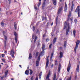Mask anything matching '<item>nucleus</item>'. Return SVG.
Returning a JSON list of instances; mask_svg holds the SVG:
<instances>
[{"instance_id":"nucleus-6","label":"nucleus","mask_w":80,"mask_h":80,"mask_svg":"<svg viewBox=\"0 0 80 80\" xmlns=\"http://www.w3.org/2000/svg\"><path fill=\"white\" fill-rule=\"evenodd\" d=\"M4 45L5 47L6 46V43H7V37L5 36V35H4Z\"/></svg>"},{"instance_id":"nucleus-55","label":"nucleus","mask_w":80,"mask_h":80,"mask_svg":"<svg viewBox=\"0 0 80 80\" xmlns=\"http://www.w3.org/2000/svg\"><path fill=\"white\" fill-rule=\"evenodd\" d=\"M77 19H75L74 20V22H77Z\"/></svg>"},{"instance_id":"nucleus-64","label":"nucleus","mask_w":80,"mask_h":80,"mask_svg":"<svg viewBox=\"0 0 80 80\" xmlns=\"http://www.w3.org/2000/svg\"><path fill=\"white\" fill-rule=\"evenodd\" d=\"M58 16H57V18H56V20H58Z\"/></svg>"},{"instance_id":"nucleus-11","label":"nucleus","mask_w":80,"mask_h":80,"mask_svg":"<svg viewBox=\"0 0 80 80\" xmlns=\"http://www.w3.org/2000/svg\"><path fill=\"white\" fill-rule=\"evenodd\" d=\"M50 70L49 71L46 77V79H48V78H49V76H50Z\"/></svg>"},{"instance_id":"nucleus-34","label":"nucleus","mask_w":80,"mask_h":80,"mask_svg":"<svg viewBox=\"0 0 80 80\" xmlns=\"http://www.w3.org/2000/svg\"><path fill=\"white\" fill-rule=\"evenodd\" d=\"M70 22L71 23H72V22H73V18H70Z\"/></svg>"},{"instance_id":"nucleus-57","label":"nucleus","mask_w":80,"mask_h":80,"mask_svg":"<svg viewBox=\"0 0 80 80\" xmlns=\"http://www.w3.org/2000/svg\"><path fill=\"white\" fill-rule=\"evenodd\" d=\"M4 77L3 76H2L1 77V79L3 80V79Z\"/></svg>"},{"instance_id":"nucleus-38","label":"nucleus","mask_w":80,"mask_h":80,"mask_svg":"<svg viewBox=\"0 0 80 80\" xmlns=\"http://www.w3.org/2000/svg\"><path fill=\"white\" fill-rule=\"evenodd\" d=\"M58 23V20L56 19V24L57 25V23Z\"/></svg>"},{"instance_id":"nucleus-32","label":"nucleus","mask_w":80,"mask_h":80,"mask_svg":"<svg viewBox=\"0 0 80 80\" xmlns=\"http://www.w3.org/2000/svg\"><path fill=\"white\" fill-rule=\"evenodd\" d=\"M80 40H78L76 42V45H78L80 43Z\"/></svg>"},{"instance_id":"nucleus-52","label":"nucleus","mask_w":80,"mask_h":80,"mask_svg":"<svg viewBox=\"0 0 80 80\" xmlns=\"http://www.w3.org/2000/svg\"><path fill=\"white\" fill-rule=\"evenodd\" d=\"M51 35L52 36H53V32H52L51 33Z\"/></svg>"},{"instance_id":"nucleus-12","label":"nucleus","mask_w":80,"mask_h":80,"mask_svg":"<svg viewBox=\"0 0 80 80\" xmlns=\"http://www.w3.org/2000/svg\"><path fill=\"white\" fill-rule=\"evenodd\" d=\"M67 10V3L66 2L65 3V6L64 7V11L66 12Z\"/></svg>"},{"instance_id":"nucleus-50","label":"nucleus","mask_w":80,"mask_h":80,"mask_svg":"<svg viewBox=\"0 0 80 80\" xmlns=\"http://www.w3.org/2000/svg\"><path fill=\"white\" fill-rule=\"evenodd\" d=\"M33 76H32V77H31V80H33Z\"/></svg>"},{"instance_id":"nucleus-40","label":"nucleus","mask_w":80,"mask_h":80,"mask_svg":"<svg viewBox=\"0 0 80 80\" xmlns=\"http://www.w3.org/2000/svg\"><path fill=\"white\" fill-rule=\"evenodd\" d=\"M2 61L4 63H5V62H6L5 61V60L4 59H2Z\"/></svg>"},{"instance_id":"nucleus-51","label":"nucleus","mask_w":80,"mask_h":80,"mask_svg":"<svg viewBox=\"0 0 80 80\" xmlns=\"http://www.w3.org/2000/svg\"><path fill=\"white\" fill-rule=\"evenodd\" d=\"M49 25V22H48L47 23V27H48Z\"/></svg>"},{"instance_id":"nucleus-49","label":"nucleus","mask_w":80,"mask_h":80,"mask_svg":"<svg viewBox=\"0 0 80 80\" xmlns=\"http://www.w3.org/2000/svg\"><path fill=\"white\" fill-rule=\"evenodd\" d=\"M34 9L35 10H37V7H35V6H34Z\"/></svg>"},{"instance_id":"nucleus-41","label":"nucleus","mask_w":80,"mask_h":80,"mask_svg":"<svg viewBox=\"0 0 80 80\" xmlns=\"http://www.w3.org/2000/svg\"><path fill=\"white\" fill-rule=\"evenodd\" d=\"M1 25H2V26H4V24H3V22H1Z\"/></svg>"},{"instance_id":"nucleus-14","label":"nucleus","mask_w":80,"mask_h":80,"mask_svg":"<svg viewBox=\"0 0 80 80\" xmlns=\"http://www.w3.org/2000/svg\"><path fill=\"white\" fill-rule=\"evenodd\" d=\"M45 2H44L42 5V10L44 9V7H45Z\"/></svg>"},{"instance_id":"nucleus-58","label":"nucleus","mask_w":80,"mask_h":80,"mask_svg":"<svg viewBox=\"0 0 80 80\" xmlns=\"http://www.w3.org/2000/svg\"><path fill=\"white\" fill-rule=\"evenodd\" d=\"M35 80H38V77L36 78Z\"/></svg>"},{"instance_id":"nucleus-56","label":"nucleus","mask_w":80,"mask_h":80,"mask_svg":"<svg viewBox=\"0 0 80 80\" xmlns=\"http://www.w3.org/2000/svg\"><path fill=\"white\" fill-rule=\"evenodd\" d=\"M53 64H52V66H51V68H53Z\"/></svg>"},{"instance_id":"nucleus-28","label":"nucleus","mask_w":80,"mask_h":80,"mask_svg":"<svg viewBox=\"0 0 80 80\" xmlns=\"http://www.w3.org/2000/svg\"><path fill=\"white\" fill-rule=\"evenodd\" d=\"M61 67V65H60V64H59V67L58 68V72H60V68Z\"/></svg>"},{"instance_id":"nucleus-17","label":"nucleus","mask_w":80,"mask_h":80,"mask_svg":"<svg viewBox=\"0 0 80 80\" xmlns=\"http://www.w3.org/2000/svg\"><path fill=\"white\" fill-rule=\"evenodd\" d=\"M73 1H72V5L71 7V11H72L73 10Z\"/></svg>"},{"instance_id":"nucleus-24","label":"nucleus","mask_w":80,"mask_h":80,"mask_svg":"<svg viewBox=\"0 0 80 80\" xmlns=\"http://www.w3.org/2000/svg\"><path fill=\"white\" fill-rule=\"evenodd\" d=\"M53 4L54 5H57V1L56 0H53Z\"/></svg>"},{"instance_id":"nucleus-59","label":"nucleus","mask_w":80,"mask_h":80,"mask_svg":"<svg viewBox=\"0 0 80 80\" xmlns=\"http://www.w3.org/2000/svg\"><path fill=\"white\" fill-rule=\"evenodd\" d=\"M7 53V51H5L4 52V53Z\"/></svg>"},{"instance_id":"nucleus-16","label":"nucleus","mask_w":80,"mask_h":80,"mask_svg":"<svg viewBox=\"0 0 80 80\" xmlns=\"http://www.w3.org/2000/svg\"><path fill=\"white\" fill-rule=\"evenodd\" d=\"M67 22H65L64 23V29H65L67 28Z\"/></svg>"},{"instance_id":"nucleus-8","label":"nucleus","mask_w":80,"mask_h":80,"mask_svg":"<svg viewBox=\"0 0 80 80\" xmlns=\"http://www.w3.org/2000/svg\"><path fill=\"white\" fill-rule=\"evenodd\" d=\"M49 57V56H48L47 58V62L46 64V67H48V63H49V60L48 59V58Z\"/></svg>"},{"instance_id":"nucleus-44","label":"nucleus","mask_w":80,"mask_h":80,"mask_svg":"<svg viewBox=\"0 0 80 80\" xmlns=\"http://www.w3.org/2000/svg\"><path fill=\"white\" fill-rule=\"evenodd\" d=\"M32 28H33V32H34V31H35V27L33 26V27H32Z\"/></svg>"},{"instance_id":"nucleus-4","label":"nucleus","mask_w":80,"mask_h":80,"mask_svg":"<svg viewBox=\"0 0 80 80\" xmlns=\"http://www.w3.org/2000/svg\"><path fill=\"white\" fill-rule=\"evenodd\" d=\"M32 38H33V39H34V38H35L34 40V43H35V42L37 41V38H38V37H37V36H36L35 34H34L32 35Z\"/></svg>"},{"instance_id":"nucleus-13","label":"nucleus","mask_w":80,"mask_h":80,"mask_svg":"<svg viewBox=\"0 0 80 80\" xmlns=\"http://www.w3.org/2000/svg\"><path fill=\"white\" fill-rule=\"evenodd\" d=\"M29 72H30V71H29V70H26V71H25V74H26V75H28L29 73Z\"/></svg>"},{"instance_id":"nucleus-2","label":"nucleus","mask_w":80,"mask_h":80,"mask_svg":"<svg viewBox=\"0 0 80 80\" xmlns=\"http://www.w3.org/2000/svg\"><path fill=\"white\" fill-rule=\"evenodd\" d=\"M80 7L79 6H78L77 7L76 10L75 11V12H78V17H80Z\"/></svg>"},{"instance_id":"nucleus-54","label":"nucleus","mask_w":80,"mask_h":80,"mask_svg":"<svg viewBox=\"0 0 80 80\" xmlns=\"http://www.w3.org/2000/svg\"><path fill=\"white\" fill-rule=\"evenodd\" d=\"M39 32V30H37L36 32L38 33Z\"/></svg>"},{"instance_id":"nucleus-3","label":"nucleus","mask_w":80,"mask_h":80,"mask_svg":"<svg viewBox=\"0 0 80 80\" xmlns=\"http://www.w3.org/2000/svg\"><path fill=\"white\" fill-rule=\"evenodd\" d=\"M67 25H68V28L66 29V35H68V32H69V30H70V25H69V23H68Z\"/></svg>"},{"instance_id":"nucleus-29","label":"nucleus","mask_w":80,"mask_h":80,"mask_svg":"<svg viewBox=\"0 0 80 80\" xmlns=\"http://www.w3.org/2000/svg\"><path fill=\"white\" fill-rule=\"evenodd\" d=\"M77 48H78V45H76V47H75V48L74 49L75 53H76V50L77 49Z\"/></svg>"},{"instance_id":"nucleus-23","label":"nucleus","mask_w":80,"mask_h":80,"mask_svg":"<svg viewBox=\"0 0 80 80\" xmlns=\"http://www.w3.org/2000/svg\"><path fill=\"white\" fill-rule=\"evenodd\" d=\"M56 77H57V76L56 75V73H54V77L53 78V80H55V79H56Z\"/></svg>"},{"instance_id":"nucleus-62","label":"nucleus","mask_w":80,"mask_h":80,"mask_svg":"<svg viewBox=\"0 0 80 80\" xmlns=\"http://www.w3.org/2000/svg\"><path fill=\"white\" fill-rule=\"evenodd\" d=\"M47 40H48V41H49V39H46V41H47Z\"/></svg>"},{"instance_id":"nucleus-46","label":"nucleus","mask_w":80,"mask_h":80,"mask_svg":"<svg viewBox=\"0 0 80 80\" xmlns=\"http://www.w3.org/2000/svg\"><path fill=\"white\" fill-rule=\"evenodd\" d=\"M5 31H3V35H5Z\"/></svg>"},{"instance_id":"nucleus-61","label":"nucleus","mask_w":80,"mask_h":80,"mask_svg":"<svg viewBox=\"0 0 80 80\" xmlns=\"http://www.w3.org/2000/svg\"><path fill=\"white\" fill-rule=\"evenodd\" d=\"M40 45V43L38 42V46H39Z\"/></svg>"},{"instance_id":"nucleus-26","label":"nucleus","mask_w":80,"mask_h":80,"mask_svg":"<svg viewBox=\"0 0 80 80\" xmlns=\"http://www.w3.org/2000/svg\"><path fill=\"white\" fill-rule=\"evenodd\" d=\"M67 45V41H65L64 43V48H66V45Z\"/></svg>"},{"instance_id":"nucleus-19","label":"nucleus","mask_w":80,"mask_h":80,"mask_svg":"<svg viewBox=\"0 0 80 80\" xmlns=\"http://www.w3.org/2000/svg\"><path fill=\"white\" fill-rule=\"evenodd\" d=\"M60 58H62V57H63V53L62 52H60Z\"/></svg>"},{"instance_id":"nucleus-35","label":"nucleus","mask_w":80,"mask_h":80,"mask_svg":"<svg viewBox=\"0 0 80 80\" xmlns=\"http://www.w3.org/2000/svg\"><path fill=\"white\" fill-rule=\"evenodd\" d=\"M15 41L16 43H17V37L16 36V37L15 38Z\"/></svg>"},{"instance_id":"nucleus-18","label":"nucleus","mask_w":80,"mask_h":80,"mask_svg":"<svg viewBox=\"0 0 80 80\" xmlns=\"http://www.w3.org/2000/svg\"><path fill=\"white\" fill-rule=\"evenodd\" d=\"M79 65H78L77 68L76 69V71L77 72H78L79 71Z\"/></svg>"},{"instance_id":"nucleus-5","label":"nucleus","mask_w":80,"mask_h":80,"mask_svg":"<svg viewBox=\"0 0 80 80\" xmlns=\"http://www.w3.org/2000/svg\"><path fill=\"white\" fill-rule=\"evenodd\" d=\"M10 55H11L12 57V58L14 57V55H15V52L13 51V50L12 49L10 52Z\"/></svg>"},{"instance_id":"nucleus-20","label":"nucleus","mask_w":80,"mask_h":80,"mask_svg":"<svg viewBox=\"0 0 80 80\" xmlns=\"http://www.w3.org/2000/svg\"><path fill=\"white\" fill-rule=\"evenodd\" d=\"M56 41H57V38H55L53 41V44H55V42H56Z\"/></svg>"},{"instance_id":"nucleus-30","label":"nucleus","mask_w":80,"mask_h":80,"mask_svg":"<svg viewBox=\"0 0 80 80\" xmlns=\"http://www.w3.org/2000/svg\"><path fill=\"white\" fill-rule=\"evenodd\" d=\"M14 27L15 29L16 30L17 29V23L16 22H14Z\"/></svg>"},{"instance_id":"nucleus-9","label":"nucleus","mask_w":80,"mask_h":80,"mask_svg":"<svg viewBox=\"0 0 80 80\" xmlns=\"http://www.w3.org/2000/svg\"><path fill=\"white\" fill-rule=\"evenodd\" d=\"M71 15V12H69V15L68 16V18L67 21L68 22L69 20H70V16Z\"/></svg>"},{"instance_id":"nucleus-53","label":"nucleus","mask_w":80,"mask_h":80,"mask_svg":"<svg viewBox=\"0 0 80 80\" xmlns=\"http://www.w3.org/2000/svg\"><path fill=\"white\" fill-rule=\"evenodd\" d=\"M8 1H9V4L10 3H11V0H8Z\"/></svg>"},{"instance_id":"nucleus-43","label":"nucleus","mask_w":80,"mask_h":80,"mask_svg":"<svg viewBox=\"0 0 80 80\" xmlns=\"http://www.w3.org/2000/svg\"><path fill=\"white\" fill-rule=\"evenodd\" d=\"M55 65H57V61L56 60L55 61Z\"/></svg>"},{"instance_id":"nucleus-37","label":"nucleus","mask_w":80,"mask_h":80,"mask_svg":"<svg viewBox=\"0 0 80 80\" xmlns=\"http://www.w3.org/2000/svg\"><path fill=\"white\" fill-rule=\"evenodd\" d=\"M52 46V44H51L49 46V49L51 48V47Z\"/></svg>"},{"instance_id":"nucleus-27","label":"nucleus","mask_w":80,"mask_h":80,"mask_svg":"<svg viewBox=\"0 0 80 80\" xmlns=\"http://www.w3.org/2000/svg\"><path fill=\"white\" fill-rule=\"evenodd\" d=\"M32 55H31V53H30L29 54V58H28L29 60H30V59L32 58Z\"/></svg>"},{"instance_id":"nucleus-1","label":"nucleus","mask_w":80,"mask_h":80,"mask_svg":"<svg viewBox=\"0 0 80 80\" xmlns=\"http://www.w3.org/2000/svg\"><path fill=\"white\" fill-rule=\"evenodd\" d=\"M45 45L44 44H43L42 45V52L40 53V55L42 56V53H44V51L45 50Z\"/></svg>"},{"instance_id":"nucleus-33","label":"nucleus","mask_w":80,"mask_h":80,"mask_svg":"<svg viewBox=\"0 0 80 80\" xmlns=\"http://www.w3.org/2000/svg\"><path fill=\"white\" fill-rule=\"evenodd\" d=\"M30 75H32V73H33V71L31 69H30Z\"/></svg>"},{"instance_id":"nucleus-10","label":"nucleus","mask_w":80,"mask_h":80,"mask_svg":"<svg viewBox=\"0 0 80 80\" xmlns=\"http://www.w3.org/2000/svg\"><path fill=\"white\" fill-rule=\"evenodd\" d=\"M63 7H61V8H59V9L58 10V14H59V13H60V12H61V11L62 10H63Z\"/></svg>"},{"instance_id":"nucleus-42","label":"nucleus","mask_w":80,"mask_h":80,"mask_svg":"<svg viewBox=\"0 0 80 80\" xmlns=\"http://www.w3.org/2000/svg\"><path fill=\"white\" fill-rule=\"evenodd\" d=\"M53 53H52V54H51V58H52L53 57Z\"/></svg>"},{"instance_id":"nucleus-22","label":"nucleus","mask_w":80,"mask_h":80,"mask_svg":"<svg viewBox=\"0 0 80 80\" xmlns=\"http://www.w3.org/2000/svg\"><path fill=\"white\" fill-rule=\"evenodd\" d=\"M42 72H41L39 74V78L40 79L41 78V76H42Z\"/></svg>"},{"instance_id":"nucleus-25","label":"nucleus","mask_w":80,"mask_h":80,"mask_svg":"<svg viewBox=\"0 0 80 80\" xmlns=\"http://www.w3.org/2000/svg\"><path fill=\"white\" fill-rule=\"evenodd\" d=\"M39 1L38 3V7H39V6L41 5V1H42V0H39Z\"/></svg>"},{"instance_id":"nucleus-47","label":"nucleus","mask_w":80,"mask_h":80,"mask_svg":"<svg viewBox=\"0 0 80 80\" xmlns=\"http://www.w3.org/2000/svg\"><path fill=\"white\" fill-rule=\"evenodd\" d=\"M4 56H5V54H2V57H4Z\"/></svg>"},{"instance_id":"nucleus-48","label":"nucleus","mask_w":80,"mask_h":80,"mask_svg":"<svg viewBox=\"0 0 80 80\" xmlns=\"http://www.w3.org/2000/svg\"><path fill=\"white\" fill-rule=\"evenodd\" d=\"M50 61H51V62H52V58L50 57Z\"/></svg>"},{"instance_id":"nucleus-45","label":"nucleus","mask_w":80,"mask_h":80,"mask_svg":"<svg viewBox=\"0 0 80 80\" xmlns=\"http://www.w3.org/2000/svg\"><path fill=\"white\" fill-rule=\"evenodd\" d=\"M14 35H15V36H17V33H16V32H14Z\"/></svg>"},{"instance_id":"nucleus-15","label":"nucleus","mask_w":80,"mask_h":80,"mask_svg":"<svg viewBox=\"0 0 80 80\" xmlns=\"http://www.w3.org/2000/svg\"><path fill=\"white\" fill-rule=\"evenodd\" d=\"M8 72V70H6V71L5 72V77H7V74Z\"/></svg>"},{"instance_id":"nucleus-39","label":"nucleus","mask_w":80,"mask_h":80,"mask_svg":"<svg viewBox=\"0 0 80 80\" xmlns=\"http://www.w3.org/2000/svg\"><path fill=\"white\" fill-rule=\"evenodd\" d=\"M38 55V52H37L36 54V57H37Z\"/></svg>"},{"instance_id":"nucleus-7","label":"nucleus","mask_w":80,"mask_h":80,"mask_svg":"<svg viewBox=\"0 0 80 80\" xmlns=\"http://www.w3.org/2000/svg\"><path fill=\"white\" fill-rule=\"evenodd\" d=\"M70 67H71V64H70V62L69 61L68 66L67 69L68 72H69V71H70Z\"/></svg>"},{"instance_id":"nucleus-21","label":"nucleus","mask_w":80,"mask_h":80,"mask_svg":"<svg viewBox=\"0 0 80 80\" xmlns=\"http://www.w3.org/2000/svg\"><path fill=\"white\" fill-rule=\"evenodd\" d=\"M73 33L74 36L75 37V33H76V30H75V29H74L73 31Z\"/></svg>"},{"instance_id":"nucleus-60","label":"nucleus","mask_w":80,"mask_h":80,"mask_svg":"<svg viewBox=\"0 0 80 80\" xmlns=\"http://www.w3.org/2000/svg\"><path fill=\"white\" fill-rule=\"evenodd\" d=\"M60 49H62V47H60Z\"/></svg>"},{"instance_id":"nucleus-36","label":"nucleus","mask_w":80,"mask_h":80,"mask_svg":"<svg viewBox=\"0 0 80 80\" xmlns=\"http://www.w3.org/2000/svg\"><path fill=\"white\" fill-rule=\"evenodd\" d=\"M40 55H39L38 56V60H37V61H38L39 62L40 61Z\"/></svg>"},{"instance_id":"nucleus-63","label":"nucleus","mask_w":80,"mask_h":80,"mask_svg":"<svg viewBox=\"0 0 80 80\" xmlns=\"http://www.w3.org/2000/svg\"><path fill=\"white\" fill-rule=\"evenodd\" d=\"M19 66L20 67V68H22V66H21V65H19Z\"/></svg>"},{"instance_id":"nucleus-31","label":"nucleus","mask_w":80,"mask_h":80,"mask_svg":"<svg viewBox=\"0 0 80 80\" xmlns=\"http://www.w3.org/2000/svg\"><path fill=\"white\" fill-rule=\"evenodd\" d=\"M38 63H39V61H37L36 62V66L38 67Z\"/></svg>"}]
</instances>
